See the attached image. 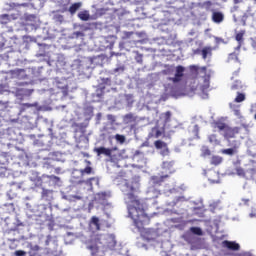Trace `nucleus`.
Returning a JSON list of instances; mask_svg holds the SVG:
<instances>
[{
  "mask_svg": "<svg viewBox=\"0 0 256 256\" xmlns=\"http://www.w3.org/2000/svg\"><path fill=\"white\" fill-rule=\"evenodd\" d=\"M211 5H213V3L211 1L204 2V6L206 7V11H209V9H211Z\"/></svg>",
  "mask_w": 256,
  "mask_h": 256,
  "instance_id": "c9c22d12",
  "label": "nucleus"
},
{
  "mask_svg": "<svg viewBox=\"0 0 256 256\" xmlns=\"http://www.w3.org/2000/svg\"><path fill=\"white\" fill-rule=\"evenodd\" d=\"M237 9H239L238 6H234V7H233V11H237Z\"/></svg>",
  "mask_w": 256,
  "mask_h": 256,
  "instance_id": "603ef678",
  "label": "nucleus"
},
{
  "mask_svg": "<svg viewBox=\"0 0 256 256\" xmlns=\"http://www.w3.org/2000/svg\"><path fill=\"white\" fill-rule=\"evenodd\" d=\"M81 5H82L81 2H76V3L72 4L68 9L69 13H71L72 15H75L77 13V11H79V9H81Z\"/></svg>",
  "mask_w": 256,
  "mask_h": 256,
  "instance_id": "dca6fc26",
  "label": "nucleus"
},
{
  "mask_svg": "<svg viewBox=\"0 0 256 256\" xmlns=\"http://www.w3.org/2000/svg\"><path fill=\"white\" fill-rule=\"evenodd\" d=\"M229 125H227V123L221 121V120H218V121H215L213 122V127L215 129H217V131H224L227 129Z\"/></svg>",
  "mask_w": 256,
  "mask_h": 256,
  "instance_id": "f8f14e48",
  "label": "nucleus"
},
{
  "mask_svg": "<svg viewBox=\"0 0 256 256\" xmlns=\"http://www.w3.org/2000/svg\"><path fill=\"white\" fill-rule=\"evenodd\" d=\"M208 139L210 143H213L214 141H217V136L215 134H212L209 136Z\"/></svg>",
  "mask_w": 256,
  "mask_h": 256,
  "instance_id": "4c0bfd02",
  "label": "nucleus"
},
{
  "mask_svg": "<svg viewBox=\"0 0 256 256\" xmlns=\"http://www.w3.org/2000/svg\"><path fill=\"white\" fill-rule=\"evenodd\" d=\"M94 153L97 154V157H101V155H105V157H111L113 150L110 148L101 146V147L94 148Z\"/></svg>",
  "mask_w": 256,
  "mask_h": 256,
  "instance_id": "0eeeda50",
  "label": "nucleus"
},
{
  "mask_svg": "<svg viewBox=\"0 0 256 256\" xmlns=\"http://www.w3.org/2000/svg\"><path fill=\"white\" fill-rule=\"evenodd\" d=\"M212 21L216 24H221L223 21H225V14L221 11H213L212 12Z\"/></svg>",
  "mask_w": 256,
  "mask_h": 256,
  "instance_id": "1a4fd4ad",
  "label": "nucleus"
},
{
  "mask_svg": "<svg viewBox=\"0 0 256 256\" xmlns=\"http://www.w3.org/2000/svg\"><path fill=\"white\" fill-rule=\"evenodd\" d=\"M210 163L217 167V165H221L223 163V157L214 155L211 157Z\"/></svg>",
  "mask_w": 256,
  "mask_h": 256,
  "instance_id": "f3484780",
  "label": "nucleus"
},
{
  "mask_svg": "<svg viewBox=\"0 0 256 256\" xmlns=\"http://www.w3.org/2000/svg\"><path fill=\"white\" fill-rule=\"evenodd\" d=\"M131 35H133V32H126L124 39H129V37H131Z\"/></svg>",
  "mask_w": 256,
  "mask_h": 256,
  "instance_id": "37998d69",
  "label": "nucleus"
},
{
  "mask_svg": "<svg viewBox=\"0 0 256 256\" xmlns=\"http://www.w3.org/2000/svg\"><path fill=\"white\" fill-rule=\"evenodd\" d=\"M136 191H139V182L137 180L126 181L123 185L122 192L126 195L129 217L133 220L138 231H141L145 225L151 223V217L145 212V204L141 203V200L135 195Z\"/></svg>",
  "mask_w": 256,
  "mask_h": 256,
  "instance_id": "f257e3e1",
  "label": "nucleus"
},
{
  "mask_svg": "<svg viewBox=\"0 0 256 256\" xmlns=\"http://www.w3.org/2000/svg\"><path fill=\"white\" fill-rule=\"evenodd\" d=\"M90 226L94 231H101V220H99V217L93 216L90 220Z\"/></svg>",
  "mask_w": 256,
  "mask_h": 256,
  "instance_id": "9d476101",
  "label": "nucleus"
},
{
  "mask_svg": "<svg viewBox=\"0 0 256 256\" xmlns=\"http://www.w3.org/2000/svg\"><path fill=\"white\" fill-rule=\"evenodd\" d=\"M250 202H251V199H249V198H242V205L249 206Z\"/></svg>",
  "mask_w": 256,
  "mask_h": 256,
  "instance_id": "e433bc0d",
  "label": "nucleus"
},
{
  "mask_svg": "<svg viewBox=\"0 0 256 256\" xmlns=\"http://www.w3.org/2000/svg\"><path fill=\"white\" fill-rule=\"evenodd\" d=\"M78 17L81 21H89L91 16L89 15V11L85 10L78 13Z\"/></svg>",
  "mask_w": 256,
  "mask_h": 256,
  "instance_id": "412c9836",
  "label": "nucleus"
},
{
  "mask_svg": "<svg viewBox=\"0 0 256 256\" xmlns=\"http://www.w3.org/2000/svg\"><path fill=\"white\" fill-rule=\"evenodd\" d=\"M102 241H106V247H115V245H117L115 235L113 234L92 237L87 243V249L91 252L92 256H97L99 254V245H103Z\"/></svg>",
  "mask_w": 256,
  "mask_h": 256,
  "instance_id": "f03ea898",
  "label": "nucleus"
},
{
  "mask_svg": "<svg viewBox=\"0 0 256 256\" xmlns=\"http://www.w3.org/2000/svg\"><path fill=\"white\" fill-rule=\"evenodd\" d=\"M134 53L136 54L135 56L136 63L143 65V54L139 53V51H135Z\"/></svg>",
  "mask_w": 256,
  "mask_h": 256,
  "instance_id": "cd10ccee",
  "label": "nucleus"
},
{
  "mask_svg": "<svg viewBox=\"0 0 256 256\" xmlns=\"http://www.w3.org/2000/svg\"><path fill=\"white\" fill-rule=\"evenodd\" d=\"M98 197L99 199L105 200L107 198V193L105 192L98 193Z\"/></svg>",
  "mask_w": 256,
  "mask_h": 256,
  "instance_id": "58836bf2",
  "label": "nucleus"
},
{
  "mask_svg": "<svg viewBox=\"0 0 256 256\" xmlns=\"http://www.w3.org/2000/svg\"><path fill=\"white\" fill-rule=\"evenodd\" d=\"M241 133V127H229L224 130V139L226 141H229L230 139H235L236 135H239Z\"/></svg>",
  "mask_w": 256,
  "mask_h": 256,
  "instance_id": "7ed1b4c3",
  "label": "nucleus"
},
{
  "mask_svg": "<svg viewBox=\"0 0 256 256\" xmlns=\"http://www.w3.org/2000/svg\"><path fill=\"white\" fill-rule=\"evenodd\" d=\"M54 19H56V21H58V23H63L65 21V17L61 14H56L54 16Z\"/></svg>",
  "mask_w": 256,
  "mask_h": 256,
  "instance_id": "2f4dec72",
  "label": "nucleus"
},
{
  "mask_svg": "<svg viewBox=\"0 0 256 256\" xmlns=\"http://www.w3.org/2000/svg\"><path fill=\"white\" fill-rule=\"evenodd\" d=\"M244 35H245V31H240L235 36L236 41H238V43H239V47H241V45L243 43Z\"/></svg>",
  "mask_w": 256,
  "mask_h": 256,
  "instance_id": "393cba45",
  "label": "nucleus"
},
{
  "mask_svg": "<svg viewBox=\"0 0 256 256\" xmlns=\"http://www.w3.org/2000/svg\"><path fill=\"white\" fill-rule=\"evenodd\" d=\"M171 111H167L165 113L162 114V116L164 117V124L167 125V123L171 122Z\"/></svg>",
  "mask_w": 256,
  "mask_h": 256,
  "instance_id": "bb28decb",
  "label": "nucleus"
},
{
  "mask_svg": "<svg viewBox=\"0 0 256 256\" xmlns=\"http://www.w3.org/2000/svg\"><path fill=\"white\" fill-rule=\"evenodd\" d=\"M48 179H50V181H55L56 183H59L60 181V178L55 175L48 176Z\"/></svg>",
  "mask_w": 256,
  "mask_h": 256,
  "instance_id": "72a5a7b5",
  "label": "nucleus"
},
{
  "mask_svg": "<svg viewBox=\"0 0 256 256\" xmlns=\"http://www.w3.org/2000/svg\"><path fill=\"white\" fill-rule=\"evenodd\" d=\"M199 68H197V66L195 65H191L190 66V71H198Z\"/></svg>",
  "mask_w": 256,
  "mask_h": 256,
  "instance_id": "a18cd8bd",
  "label": "nucleus"
},
{
  "mask_svg": "<svg viewBox=\"0 0 256 256\" xmlns=\"http://www.w3.org/2000/svg\"><path fill=\"white\" fill-rule=\"evenodd\" d=\"M231 61H234V63H239V57L236 53H231L228 56V62L231 63Z\"/></svg>",
  "mask_w": 256,
  "mask_h": 256,
  "instance_id": "c85d7f7f",
  "label": "nucleus"
},
{
  "mask_svg": "<svg viewBox=\"0 0 256 256\" xmlns=\"http://www.w3.org/2000/svg\"><path fill=\"white\" fill-rule=\"evenodd\" d=\"M89 181H95V178H90Z\"/></svg>",
  "mask_w": 256,
  "mask_h": 256,
  "instance_id": "5fc2aeb1",
  "label": "nucleus"
},
{
  "mask_svg": "<svg viewBox=\"0 0 256 256\" xmlns=\"http://www.w3.org/2000/svg\"><path fill=\"white\" fill-rule=\"evenodd\" d=\"M154 145L156 149H166L167 153H169V149L167 148V143L161 141V140H156L154 142Z\"/></svg>",
  "mask_w": 256,
  "mask_h": 256,
  "instance_id": "6ab92c4d",
  "label": "nucleus"
},
{
  "mask_svg": "<svg viewBox=\"0 0 256 256\" xmlns=\"http://www.w3.org/2000/svg\"><path fill=\"white\" fill-rule=\"evenodd\" d=\"M113 71L114 73H119V71H121V67L115 68Z\"/></svg>",
  "mask_w": 256,
  "mask_h": 256,
  "instance_id": "8fccbe9b",
  "label": "nucleus"
},
{
  "mask_svg": "<svg viewBox=\"0 0 256 256\" xmlns=\"http://www.w3.org/2000/svg\"><path fill=\"white\" fill-rule=\"evenodd\" d=\"M30 256H41V255H39V254H31Z\"/></svg>",
  "mask_w": 256,
  "mask_h": 256,
  "instance_id": "864d4df0",
  "label": "nucleus"
},
{
  "mask_svg": "<svg viewBox=\"0 0 256 256\" xmlns=\"http://www.w3.org/2000/svg\"><path fill=\"white\" fill-rule=\"evenodd\" d=\"M230 89L231 91H237V93H239V91L243 90V82H241V80L234 81Z\"/></svg>",
  "mask_w": 256,
  "mask_h": 256,
  "instance_id": "4468645a",
  "label": "nucleus"
},
{
  "mask_svg": "<svg viewBox=\"0 0 256 256\" xmlns=\"http://www.w3.org/2000/svg\"><path fill=\"white\" fill-rule=\"evenodd\" d=\"M49 243H51V237L47 236L46 245H49Z\"/></svg>",
  "mask_w": 256,
  "mask_h": 256,
  "instance_id": "de8ad7c7",
  "label": "nucleus"
},
{
  "mask_svg": "<svg viewBox=\"0 0 256 256\" xmlns=\"http://www.w3.org/2000/svg\"><path fill=\"white\" fill-rule=\"evenodd\" d=\"M208 177V181L210 183H219V174L215 171H210Z\"/></svg>",
  "mask_w": 256,
  "mask_h": 256,
  "instance_id": "2eb2a0df",
  "label": "nucleus"
},
{
  "mask_svg": "<svg viewBox=\"0 0 256 256\" xmlns=\"http://www.w3.org/2000/svg\"><path fill=\"white\" fill-rule=\"evenodd\" d=\"M165 179H169V174H163L161 176H152L151 181L154 187H160L163 183H165Z\"/></svg>",
  "mask_w": 256,
  "mask_h": 256,
  "instance_id": "423d86ee",
  "label": "nucleus"
},
{
  "mask_svg": "<svg viewBox=\"0 0 256 256\" xmlns=\"http://www.w3.org/2000/svg\"><path fill=\"white\" fill-rule=\"evenodd\" d=\"M247 97L245 96V93L237 92V96L234 99V103H243Z\"/></svg>",
  "mask_w": 256,
  "mask_h": 256,
  "instance_id": "4be33fe9",
  "label": "nucleus"
},
{
  "mask_svg": "<svg viewBox=\"0 0 256 256\" xmlns=\"http://www.w3.org/2000/svg\"><path fill=\"white\" fill-rule=\"evenodd\" d=\"M222 153L223 155H230V156L235 155V153H237V145L234 144L233 148L223 149Z\"/></svg>",
  "mask_w": 256,
  "mask_h": 256,
  "instance_id": "a211bd4d",
  "label": "nucleus"
},
{
  "mask_svg": "<svg viewBox=\"0 0 256 256\" xmlns=\"http://www.w3.org/2000/svg\"><path fill=\"white\" fill-rule=\"evenodd\" d=\"M161 135H163V132H161V130H159V128L154 127L151 130L150 133V137H154L155 139H159V137H161Z\"/></svg>",
  "mask_w": 256,
  "mask_h": 256,
  "instance_id": "aec40b11",
  "label": "nucleus"
},
{
  "mask_svg": "<svg viewBox=\"0 0 256 256\" xmlns=\"http://www.w3.org/2000/svg\"><path fill=\"white\" fill-rule=\"evenodd\" d=\"M24 71L25 70H15L14 73H15V75H19V73L24 72Z\"/></svg>",
  "mask_w": 256,
  "mask_h": 256,
  "instance_id": "09e8293b",
  "label": "nucleus"
},
{
  "mask_svg": "<svg viewBox=\"0 0 256 256\" xmlns=\"http://www.w3.org/2000/svg\"><path fill=\"white\" fill-rule=\"evenodd\" d=\"M201 55H202V59H204V60L207 59L208 57H212L213 56V47L205 46L201 50Z\"/></svg>",
  "mask_w": 256,
  "mask_h": 256,
  "instance_id": "9b49d317",
  "label": "nucleus"
},
{
  "mask_svg": "<svg viewBox=\"0 0 256 256\" xmlns=\"http://www.w3.org/2000/svg\"><path fill=\"white\" fill-rule=\"evenodd\" d=\"M30 181H32L36 187H41V185H43V179H41L37 173H32V176H30Z\"/></svg>",
  "mask_w": 256,
  "mask_h": 256,
  "instance_id": "ddd939ff",
  "label": "nucleus"
},
{
  "mask_svg": "<svg viewBox=\"0 0 256 256\" xmlns=\"http://www.w3.org/2000/svg\"><path fill=\"white\" fill-rule=\"evenodd\" d=\"M125 120L131 122V121H135V118L133 117V114H126Z\"/></svg>",
  "mask_w": 256,
  "mask_h": 256,
  "instance_id": "f704fd0d",
  "label": "nucleus"
},
{
  "mask_svg": "<svg viewBox=\"0 0 256 256\" xmlns=\"http://www.w3.org/2000/svg\"><path fill=\"white\" fill-rule=\"evenodd\" d=\"M233 3L237 5L238 3H240V0H233Z\"/></svg>",
  "mask_w": 256,
  "mask_h": 256,
  "instance_id": "3c124183",
  "label": "nucleus"
},
{
  "mask_svg": "<svg viewBox=\"0 0 256 256\" xmlns=\"http://www.w3.org/2000/svg\"><path fill=\"white\" fill-rule=\"evenodd\" d=\"M22 107L29 109V107H35V104L24 103L22 104Z\"/></svg>",
  "mask_w": 256,
  "mask_h": 256,
  "instance_id": "79ce46f5",
  "label": "nucleus"
},
{
  "mask_svg": "<svg viewBox=\"0 0 256 256\" xmlns=\"http://www.w3.org/2000/svg\"><path fill=\"white\" fill-rule=\"evenodd\" d=\"M215 41H216L217 45H219L221 43H225V40H223V38H219V37H215Z\"/></svg>",
  "mask_w": 256,
  "mask_h": 256,
  "instance_id": "ea45409f",
  "label": "nucleus"
},
{
  "mask_svg": "<svg viewBox=\"0 0 256 256\" xmlns=\"http://www.w3.org/2000/svg\"><path fill=\"white\" fill-rule=\"evenodd\" d=\"M235 172H236V175H238V177H243V178L247 177V174L245 173V169H243V167L241 166H237L235 168Z\"/></svg>",
  "mask_w": 256,
  "mask_h": 256,
  "instance_id": "5701e85b",
  "label": "nucleus"
},
{
  "mask_svg": "<svg viewBox=\"0 0 256 256\" xmlns=\"http://www.w3.org/2000/svg\"><path fill=\"white\" fill-rule=\"evenodd\" d=\"M62 95H63L64 97H67V96L69 95V90H68L67 88H63V89H62Z\"/></svg>",
  "mask_w": 256,
  "mask_h": 256,
  "instance_id": "a19ab883",
  "label": "nucleus"
},
{
  "mask_svg": "<svg viewBox=\"0 0 256 256\" xmlns=\"http://www.w3.org/2000/svg\"><path fill=\"white\" fill-rule=\"evenodd\" d=\"M115 139L118 143H121V145H123V143H125V136L124 135L116 134Z\"/></svg>",
  "mask_w": 256,
  "mask_h": 256,
  "instance_id": "7c9ffc66",
  "label": "nucleus"
},
{
  "mask_svg": "<svg viewBox=\"0 0 256 256\" xmlns=\"http://www.w3.org/2000/svg\"><path fill=\"white\" fill-rule=\"evenodd\" d=\"M14 255L15 256H25V255H27V252H25L24 250H16L14 252Z\"/></svg>",
  "mask_w": 256,
  "mask_h": 256,
  "instance_id": "473e14b6",
  "label": "nucleus"
},
{
  "mask_svg": "<svg viewBox=\"0 0 256 256\" xmlns=\"http://www.w3.org/2000/svg\"><path fill=\"white\" fill-rule=\"evenodd\" d=\"M211 155V150L208 146H202L201 148V157H209Z\"/></svg>",
  "mask_w": 256,
  "mask_h": 256,
  "instance_id": "b1692460",
  "label": "nucleus"
},
{
  "mask_svg": "<svg viewBox=\"0 0 256 256\" xmlns=\"http://www.w3.org/2000/svg\"><path fill=\"white\" fill-rule=\"evenodd\" d=\"M185 67H183L182 65H178L176 67V72L174 77H170L169 81H172V83H180V81H182L183 76L185 75Z\"/></svg>",
  "mask_w": 256,
  "mask_h": 256,
  "instance_id": "20e7f679",
  "label": "nucleus"
},
{
  "mask_svg": "<svg viewBox=\"0 0 256 256\" xmlns=\"http://www.w3.org/2000/svg\"><path fill=\"white\" fill-rule=\"evenodd\" d=\"M190 231L191 233H193V235H198V236L203 235V230L200 227H191Z\"/></svg>",
  "mask_w": 256,
  "mask_h": 256,
  "instance_id": "a878e982",
  "label": "nucleus"
},
{
  "mask_svg": "<svg viewBox=\"0 0 256 256\" xmlns=\"http://www.w3.org/2000/svg\"><path fill=\"white\" fill-rule=\"evenodd\" d=\"M222 245L226 249H229V251H239V249H241V245L235 241L224 240Z\"/></svg>",
  "mask_w": 256,
  "mask_h": 256,
  "instance_id": "6e6552de",
  "label": "nucleus"
},
{
  "mask_svg": "<svg viewBox=\"0 0 256 256\" xmlns=\"http://www.w3.org/2000/svg\"><path fill=\"white\" fill-rule=\"evenodd\" d=\"M48 191L46 189H43V192H42V197H46Z\"/></svg>",
  "mask_w": 256,
  "mask_h": 256,
  "instance_id": "49530a36",
  "label": "nucleus"
},
{
  "mask_svg": "<svg viewBox=\"0 0 256 256\" xmlns=\"http://www.w3.org/2000/svg\"><path fill=\"white\" fill-rule=\"evenodd\" d=\"M92 171H93V168H91L90 166H88V167H86V168H84V169H81L80 170V173H81V175H91V173H92Z\"/></svg>",
  "mask_w": 256,
  "mask_h": 256,
  "instance_id": "c756f323",
  "label": "nucleus"
},
{
  "mask_svg": "<svg viewBox=\"0 0 256 256\" xmlns=\"http://www.w3.org/2000/svg\"><path fill=\"white\" fill-rule=\"evenodd\" d=\"M251 46L253 47V49H256V38L252 39Z\"/></svg>",
  "mask_w": 256,
  "mask_h": 256,
  "instance_id": "c03bdc74",
  "label": "nucleus"
},
{
  "mask_svg": "<svg viewBox=\"0 0 256 256\" xmlns=\"http://www.w3.org/2000/svg\"><path fill=\"white\" fill-rule=\"evenodd\" d=\"M175 161H165L162 164V175H173V173H175Z\"/></svg>",
  "mask_w": 256,
  "mask_h": 256,
  "instance_id": "39448f33",
  "label": "nucleus"
}]
</instances>
